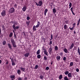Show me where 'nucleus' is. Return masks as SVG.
<instances>
[{"label": "nucleus", "mask_w": 80, "mask_h": 80, "mask_svg": "<svg viewBox=\"0 0 80 80\" xmlns=\"http://www.w3.org/2000/svg\"><path fill=\"white\" fill-rule=\"evenodd\" d=\"M10 78L12 79V80H14L15 79V75H10Z\"/></svg>", "instance_id": "6"}, {"label": "nucleus", "mask_w": 80, "mask_h": 80, "mask_svg": "<svg viewBox=\"0 0 80 80\" xmlns=\"http://www.w3.org/2000/svg\"><path fill=\"white\" fill-rule=\"evenodd\" d=\"M60 58H61V57L59 56H57L56 57V59H57V60H58V61H60Z\"/></svg>", "instance_id": "11"}, {"label": "nucleus", "mask_w": 80, "mask_h": 80, "mask_svg": "<svg viewBox=\"0 0 80 80\" xmlns=\"http://www.w3.org/2000/svg\"><path fill=\"white\" fill-rule=\"evenodd\" d=\"M1 28H0V35L1 33Z\"/></svg>", "instance_id": "58"}, {"label": "nucleus", "mask_w": 80, "mask_h": 80, "mask_svg": "<svg viewBox=\"0 0 80 80\" xmlns=\"http://www.w3.org/2000/svg\"><path fill=\"white\" fill-rule=\"evenodd\" d=\"M1 62H2V61L1 60H0V64L1 63Z\"/></svg>", "instance_id": "62"}, {"label": "nucleus", "mask_w": 80, "mask_h": 80, "mask_svg": "<svg viewBox=\"0 0 80 80\" xmlns=\"http://www.w3.org/2000/svg\"><path fill=\"white\" fill-rule=\"evenodd\" d=\"M18 80H22V78H18Z\"/></svg>", "instance_id": "55"}, {"label": "nucleus", "mask_w": 80, "mask_h": 80, "mask_svg": "<svg viewBox=\"0 0 80 80\" xmlns=\"http://www.w3.org/2000/svg\"><path fill=\"white\" fill-rule=\"evenodd\" d=\"M11 61H12V66L15 65V63L14 62V61L13 60V58L11 59Z\"/></svg>", "instance_id": "9"}, {"label": "nucleus", "mask_w": 80, "mask_h": 80, "mask_svg": "<svg viewBox=\"0 0 80 80\" xmlns=\"http://www.w3.org/2000/svg\"><path fill=\"white\" fill-rule=\"evenodd\" d=\"M52 44V41H51V40H50V42H49V45H51Z\"/></svg>", "instance_id": "36"}, {"label": "nucleus", "mask_w": 80, "mask_h": 80, "mask_svg": "<svg viewBox=\"0 0 80 80\" xmlns=\"http://www.w3.org/2000/svg\"><path fill=\"white\" fill-rule=\"evenodd\" d=\"M36 5H37V6H38V4L37 2H36Z\"/></svg>", "instance_id": "54"}, {"label": "nucleus", "mask_w": 80, "mask_h": 80, "mask_svg": "<svg viewBox=\"0 0 80 80\" xmlns=\"http://www.w3.org/2000/svg\"><path fill=\"white\" fill-rule=\"evenodd\" d=\"M74 46V44L73 43H72L70 47V48L71 49Z\"/></svg>", "instance_id": "18"}, {"label": "nucleus", "mask_w": 80, "mask_h": 80, "mask_svg": "<svg viewBox=\"0 0 80 80\" xmlns=\"http://www.w3.org/2000/svg\"><path fill=\"white\" fill-rule=\"evenodd\" d=\"M44 54L47 55V56H48V53L47 52V51L46 50H45V51H44Z\"/></svg>", "instance_id": "20"}, {"label": "nucleus", "mask_w": 80, "mask_h": 80, "mask_svg": "<svg viewBox=\"0 0 80 80\" xmlns=\"http://www.w3.org/2000/svg\"><path fill=\"white\" fill-rule=\"evenodd\" d=\"M39 26H40L39 24H37V25H36V26H35V27H36V28H38L39 27Z\"/></svg>", "instance_id": "39"}, {"label": "nucleus", "mask_w": 80, "mask_h": 80, "mask_svg": "<svg viewBox=\"0 0 80 80\" xmlns=\"http://www.w3.org/2000/svg\"><path fill=\"white\" fill-rule=\"evenodd\" d=\"M72 4L71 2H69V6H72Z\"/></svg>", "instance_id": "49"}, {"label": "nucleus", "mask_w": 80, "mask_h": 80, "mask_svg": "<svg viewBox=\"0 0 80 80\" xmlns=\"http://www.w3.org/2000/svg\"><path fill=\"white\" fill-rule=\"evenodd\" d=\"M73 7H72L70 9V10L71 12L73 11Z\"/></svg>", "instance_id": "47"}, {"label": "nucleus", "mask_w": 80, "mask_h": 80, "mask_svg": "<svg viewBox=\"0 0 80 80\" xmlns=\"http://www.w3.org/2000/svg\"><path fill=\"white\" fill-rule=\"evenodd\" d=\"M33 29L34 31H36L37 30V29H36V27H35V25H34V26H33Z\"/></svg>", "instance_id": "28"}, {"label": "nucleus", "mask_w": 80, "mask_h": 80, "mask_svg": "<svg viewBox=\"0 0 80 80\" xmlns=\"http://www.w3.org/2000/svg\"><path fill=\"white\" fill-rule=\"evenodd\" d=\"M13 32L15 33V31L14 30H13Z\"/></svg>", "instance_id": "63"}, {"label": "nucleus", "mask_w": 80, "mask_h": 80, "mask_svg": "<svg viewBox=\"0 0 80 80\" xmlns=\"http://www.w3.org/2000/svg\"><path fill=\"white\" fill-rule=\"evenodd\" d=\"M44 60H47V58L46 56H44Z\"/></svg>", "instance_id": "40"}, {"label": "nucleus", "mask_w": 80, "mask_h": 80, "mask_svg": "<svg viewBox=\"0 0 80 80\" xmlns=\"http://www.w3.org/2000/svg\"><path fill=\"white\" fill-rule=\"evenodd\" d=\"M14 12H15V9L13 8H12L9 10V12L10 13H13Z\"/></svg>", "instance_id": "2"}, {"label": "nucleus", "mask_w": 80, "mask_h": 80, "mask_svg": "<svg viewBox=\"0 0 80 80\" xmlns=\"http://www.w3.org/2000/svg\"><path fill=\"white\" fill-rule=\"evenodd\" d=\"M38 24H39L40 25V22L38 21Z\"/></svg>", "instance_id": "56"}, {"label": "nucleus", "mask_w": 80, "mask_h": 80, "mask_svg": "<svg viewBox=\"0 0 80 80\" xmlns=\"http://www.w3.org/2000/svg\"><path fill=\"white\" fill-rule=\"evenodd\" d=\"M12 35H13V33L12 32H11V33H10V34L9 37H10V38L12 37Z\"/></svg>", "instance_id": "35"}, {"label": "nucleus", "mask_w": 80, "mask_h": 80, "mask_svg": "<svg viewBox=\"0 0 80 80\" xmlns=\"http://www.w3.org/2000/svg\"><path fill=\"white\" fill-rule=\"evenodd\" d=\"M42 49H42V50L45 51H46V50L44 49V48L43 47H42Z\"/></svg>", "instance_id": "52"}, {"label": "nucleus", "mask_w": 80, "mask_h": 80, "mask_svg": "<svg viewBox=\"0 0 80 80\" xmlns=\"http://www.w3.org/2000/svg\"><path fill=\"white\" fill-rule=\"evenodd\" d=\"M1 15L2 16H4L6 15V13H5V11H3L1 13Z\"/></svg>", "instance_id": "4"}, {"label": "nucleus", "mask_w": 80, "mask_h": 80, "mask_svg": "<svg viewBox=\"0 0 80 80\" xmlns=\"http://www.w3.org/2000/svg\"><path fill=\"white\" fill-rule=\"evenodd\" d=\"M60 55L61 56H62L63 55V53L62 52H61L60 53Z\"/></svg>", "instance_id": "44"}, {"label": "nucleus", "mask_w": 80, "mask_h": 80, "mask_svg": "<svg viewBox=\"0 0 80 80\" xmlns=\"http://www.w3.org/2000/svg\"><path fill=\"white\" fill-rule=\"evenodd\" d=\"M30 18V17H27V20H29Z\"/></svg>", "instance_id": "48"}, {"label": "nucleus", "mask_w": 80, "mask_h": 80, "mask_svg": "<svg viewBox=\"0 0 80 80\" xmlns=\"http://www.w3.org/2000/svg\"><path fill=\"white\" fill-rule=\"evenodd\" d=\"M25 79L27 80V77H25Z\"/></svg>", "instance_id": "61"}, {"label": "nucleus", "mask_w": 80, "mask_h": 80, "mask_svg": "<svg viewBox=\"0 0 80 80\" xmlns=\"http://www.w3.org/2000/svg\"><path fill=\"white\" fill-rule=\"evenodd\" d=\"M38 6L41 7L42 4V2L41 1H39L38 2Z\"/></svg>", "instance_id": "7"}, {"label": "nucleus", "mask_w": 80, "mask_h": 80, "mask_svg": "<svg viewBox=\"0 0 80 80\" xmlns=\"http://www.w3.org/2000/svg\"><path fill=\"white\" fill-rule=\"evenodd\" d=\"M20 69L22 71L24 72L25 70V68H22V67L20 68Z\"/></svg>", "instance_id": "19"}, {"label": "nucleus", "mask_w": 80, "mask_h": 80, "mask_svg": "<svg viewBox=\"0 0 80 80\" xmlns=\"http://www.w3.org/2000/svg\"><path fill=\"white\" fill-rule=\"evenodd\" d=\"M13 28L14 29L15 31H16V29H18L19 27L18 26H17L16 27V26L15 24H13L12 26Z\"/></svg>", "instance_id": "3"}, {"label": "nucleus", "mask_w": 80, "mask_h": 80, "mask_svg": "<svg viewBox=\"0 0 80 80\" xmlns=\"http://www.w3.org/2000/svg\"><path fill=\"white\" fill-rule=\"evenodd\" d=\"M64 51L66 53H68V49L66 48H65L64 49Z\"/></svg>", "instance_id": "16"}, {"label": "nucleus", "mask_w": 80, "mask_h": 80, "mask_svg": "<svg viewBox=\"0 0 80 80\" xmlns=\"http://www.w3.org/2000/svg\"><path fill=\"white\" fill-rule=\"evenodd\" d=\"M6 44V42L5 41H4L3 42V45H5Z\"/></svg>", "instance_id": "41"}, {"label": "nucleus", "mask_w": 80, "mask_h": 80, "mask_svg": "<svg viewBox=\"0 0 80 80\" xmlns=\"http://www.w3.org/2000/svg\"><path fill=\"white\" fill-rule=\"evenodd\" d=\"M8 62H6V64H8Z\"/></svg>", "instance_id": "59"}, {"label": "nucleus", "mask_w": 80, "mask_h": 80, "mask_svg": "<svg viewBox=\"0 0 80 80\" xmlns=\"http://www.w3.org/2000/svg\"><path fill=\"white\" fill-rule=\"evenodd\" d=\"M52 11L53 13H56V9L55 8H54L53 9H52Z\"/></svg>", "instance_id": "30"}, {"label": "nucleus", "mask_w": 80, "mask_h": 80, "mask_svg": "<svg viewBox=\"0 0 80 80\" xmlns=\"http://www.w3.org/2000/svg\"><path fill=\"white\" fill-rule=\"evenodd\" d=\"M49 68L48 67H46V69L47 70H48L49 69Z\"/></svg>", "instance_id": "43"}, {"label": "nucleus", "mask_w": 80, "mask_h": 80, "mask_svg": "<svg viewBox=\"0 0 80 80\" xmlns=\"http://www.w3.org/2000/svg\"><path fill=\"white\" fill-rule=\"evenodd\" d=\"M41 57V56L39 54L37 56V58H38V59H40Z\"/></svg>", "instance_id": "31"}, {"label": "nucleus", "mask_w": 80, "mask_h": 80, "mask_svg": "<svg viewBox=\"0 0 80 80\" xmlns=\"http://www.w3.org/2000/svg\"><path fill=\"white\" fill-rule=\"evenodd\" d=\"M68 77L71 78L72 77V73L71 72H69L68 74Z\"/></svg>", "instance_id": "12"}, {"label": "nucleus", "mask_w": 80, "mask_h": 80, "mask_svg": "<svg viewBox=\"0 0 80 80\" xmlns=\"http://www.w3.org/2000/svg\"><path fill=\"white\" fill-rule=\"evenodd\" d=\"M14 6H15V7L17 8V4H15V5Z\"/></svg>", "instance_id": "57"}, {"label": "nucleus", "mask_w": 80, "mask_h": 80, "mask_svg": "<svg viewBox=\"0 0 80 80\" xmlns=\"http://www.w3.org/2000/svg\"><path fill=\"white\" fill-rule=\"evenodd\" d=\"M72 14L73 15H75V14H74V12H73V11H72L71 12Z\"/></svg>", "instance_id": "51"}, {"label": "nucleus", "mask_w": 80, "mask_h": 80, "mask_svg": "<svg viewBox=\"0 0 80 80\" xmlns=\"http://www.w3.org/2000/svg\"><path fill=\"white\" fill-rule=\"evenodd\" d=\"M8 48L10 49H12V47L11 46V45H10V43H8Z\"/></svg>", "instance_id": "21"}, {"label": "nucleus", "mask_w": 80, "mask_h": 80, "mask_svg": "<svg viewBox=\"0 0 80 80\" xmlns=\"http://www.w3.org/2000/svg\"><path fill=\"white\" fill-rule=\"evenodd\" d=\"M73 65V62H71L70 63L69 67H72Z\"/></svg>", "instance_id": "15"}, {"label": "nucleus", "mask_w": 80, "mask_h": 80, "mask_svg": "<svg viewBox=\"0 0 80 80\" xmlns=\"http://www.w3.org/2000/svg\"><path fill=\"white\" fill-rule=\"evenodd\" d=\"M79 70L78 68H77L76 69V71L77 72H79Z\"/></svg>", "instance_id": "45"}, {"label": "nucleus", "mask_w": 80, "mask_h": 80, "mask_svg": "<svg viewBox=\"0 0 80 80\" xmlns=\"http://www.w3.org/2000/svg\"><path fill=\"white\" fill-rule=\"evenodd\" d=\"M69 8H71V7H72V6H69Z\"/></svg>", "instance_id": "60"}, {"label": "nucleus", "mask_w": 80, "mask_h": 80, "mask_svg": "<svg viewBox=\"0 0 80 80\" xmlns=\"http://www.w3.org/2000/svg\"><path fill=\"white\" fill-rule=\"evenodd\" d=\"M50 38H51V39H50V40H52L53 39L52 34H51Z\"/></svg>", "instance_id": "38"}, {"label": "nucleus", "mask_w": 80, "mask_h": 80, "mask_svg": "<svg viewBox=\"0 0 80 80\" xmlns=\"http://www.w3.org/2000/svg\"><path fill=\"white\" fill-rule=\"evenodd\" d=\"M62 74H60L59 77V78L60 79H62Z\"/></svg>", "instance_id": "22"}, {"label": "nucleus", "mask_w": 80, "mask_h": 80, "mask_svg": "<svg viewBox=\"0 0 80 80\" xmlns=\"http://www.w3.org/2000/svg\"><path fill=\"white\" fill-rule=\"evenodd\" d=\"M14 38H16V36L15 34H14Z\"/></svg>", "instance_id": "53"}, {"label": "nucleus", "mask_w": 80, "mask_h": 80, "mask_svg": "<svg viewBox=\"0 0 80 80\" xmlns=\"http://www.w3.org/2000/svg\"><path fill=\"white\" fill-rule=\"evenodd\" d=\"M29 23L30 22L29 21H26V25H27V26H28Z\"/></svg>", "instance_id": "32"}, {"label": "nucleus", "mask_w": 80, "mask_h": 80, "mask_svg": "<svg viewBox=\"0 0 80 80\" xmlns=\"http://www.w3.org/2000/svg\"><path fill=\"white\" fill-rule=\"evenodd\" d=\"M40 50L39 49L37 51V53H36V54H37V55H38L40 54Z\"/></svg>", "instance_id": "29"}, {"label": "nucleus", "mask_w": 80, "mask_h": 80, "mask_svg": "<svg viewBox=\"0 0 80 80\" xmlns=\"http://www.w3.org/2000/svg\"><path fill=\"white\" fill-rule=\"evenodd\" d=\"M38 65H36V66H35V67H34V69H38Z\"/></svg>", "instance_id": "33"}, {"label": "nucleus", "mask_w": 80, "mask_h": 80, "mask_svg": "<svg viewBox=\"0 0 80 80\" xmlns=\"http://www.w3.org/2000/svg\"><path fill=\"white\" fill-rule=\"evenodd\" d=\"M11 41L12 44L14 48H16L17 46L16 45L15 42L14 41V40L13 39H11Z\"/></svg>", "instance_id": "1"}, {"label": "nucleus", "mask_w": 80, "mask_h": 80, "mask_svg": "<svg viewBox=\"0 0 80 80\" xmlns=\"http://www.w3.org/2000/svg\"><path fill=\"white\" fill-rule=\"evenodd\" d=\"M63 61H65L66 59V57H64L63 58Z\"/></svg>", "instance_id": "42"}, {"label": "nucleus", "mask_w": 80, "mask_h": 80, "mask_svg": "<svg viewBox=\"0 0 80 80\" xmlns=\"http://www.w3.org/2000/svg\"><path fill=\"white\" fill-rule=\"evenodd\" d=\"M22 11L25 12L26 10V6H24V7H23V8H22Z\"/></svg>", "instance_id": "8"}, {"label": "nucleus", "mask_w": 80, "mask_h": 80, "mask_svg": "<svg viewBox=\"0 0 80 80\" xmlns=\"http://www.w3.org/2000/svg\"><path fill=\"white\" fill-rule=\"evenodd\" d=\"M58 48L57 46H55L54 47V50L55 51H57L58 50Z\"/></svg>", "instance_id": "13"}, {"label": "nucleus", "mask_w": 80, "mask_h": 80, "mask_svg": "<svg viewBox=\"0 0 80 80\" xmlns=\"http://www.w3.org/2000/svg\"><path fill=\"white\" fill-rule=\"evenodd\" d=\"M52 48L51 47H50L49 48V53L50 54H51L52 52Z\"/></svg>", "instance_id": "5"}, {"label": "nucleus", "mask_w": 80, "mask_h": 80, "mask_svg": "<svg viewBox=\"0 0 80 80\" xmlns=\"http://www.w3.org/2000/svg\"><path fill=\"white\" fill-rule=\"evenodd\" d=\"M64 80H68V78L67 76H65L64 77Z\"/></svg>", "instance_id": "26"}, {"label": "nucleus", "mask_w": 80, "mask_h": 80, "mask_svg": "<svg viewBox=\"0 0 80 80\" xmlns=\"http://www.w3.org/2000/svg\"><path fill=\"white\" fill-rule=\"evenodd\" d=\"M39 78H40V79L42 80L43 79V76L42 75H40L39 76Z\"/></svg>", "instance_id": "25"}, {"label": "nucleus", "mask_w": 80, "mask_h": 80, "mask_svg": "<svg viewBox=\"0 0 80 80\" xmlns=\"http://www.w3.org/2000/svg\"><path fill=\"white\" fill-rule=\"evenodd\" d=\"M48 12V10L47 9H45V10L44 11V15H45V16H46V13H47V12Z\"/></svg>", "instance_id": "14"}, {"label": "nucleus", "mask_w": 80, "mask_h": 80, "mask_svg": "<svg viewBox=\"0 0 80 80\" xmlns=\"http://www.w3.org/2000/svg\"><path fill=\"white\" fill-rule=\"evenodd\" d=\"M17 72L19 75H20L21 73V71L20 70H18L17 71Z\"/></svg>", "instance_id": "27"}, {"label": "nucleus", "mask_w": 80, "mask_h": 80, "mask_svg": "<svg viewBox=\"0 0 80 80\" xmlns=\"http://www.w3.org/2000/svg\"><path fill=\"white\" fill-rule=\"evenodd\" d=\"M67 26L66 24H65L64 25V29L65 30H66L67 29Z\"/></svg>", "instance_id": "23"}, {"label": "nucleus", "mask_w": 80, "mask_h": 80, "mask_svg": "<svg viewBox=\"0 0 80 80\" xmlns=\"http://www.w3.org/2000/svg\"><path fill=\"white\" fill-rule=\"evenodd\" d=\"M69 71H65L64 72V74L66 75H67L69 73Z\"/></svg>", "instance_id": "17"}, {"label": "nucleus", "mask_w": 80, "mask_h": 80, "mask_svg": "<svg viewBox=\"0 0 80 80\" xmlns=\"http://www.w3.org/2000/svg\"><path fill=\"white\" fill-rule=\"evenodd\" d=\"M74 27V26H73V27L72 28L69 27L70 30H72L73 29Z\"/></svg>", "instance_id": "34"}, {"label": "nucleus", "mask_w": 80, "mask_h": 80, "mask_svg": "<svg viewBox=\"0 0 80 80\" xmlns=\"http://www.w3.org/2000/svg\"><path fill=\"white\" fill-rule=\"evenodd\" d=\"M29 54V52L26 53L24 54V57H25L28 58V57Z\"/></svg>", "instance_id": "10"}, {"label": "nucleus", "mask_w": 80, "mask_h": 80, "mask_svg": "<svg viewBox=\"0 0 80 80\" xmlns=\"http://www.w3.org/2000/svg\"><path fill=\"white\" fill-rule=\"evenodd\" d=\"M78 52L79 54V55L80 56V49H79V47H78Z\"/></svg>", "instance_id": "24"}, {"label": "nucleus", "mask_w": 80, "mask_h": 80, "mask_svg": "<svg viewBox=\"0 0 80 80\" xmlns=\"http://www.w3.org/2000/svg\"><path fill=\"white\" fill-rule=\"evenodd\" d=\"M76 49V47H75V46H74V47L73 48V50H75Z\"/></svg>", "instance_id": "50"}, {"label": "nucleus", "mask_w": 80, "mask_h": 80, "mask_svg": "<svg viewBox=\"0 0 80 80\" xmlns=\"http://www.w3.org/2000/svg\"><path fill=\"white\" fill-rule=\"evenodd\" d=\"M65 22L66 24H68V20H67L65 21Z\"/></svg>", "instance_id": "37"}, {"label": "nucleus", "mask_w": 80, "mask_h": 80, "mask_svg": "<svg viewBox=\"0 0 80 80\" xmlns=\"http://www.w3.org/2000/svg\"><path fill=\"white\" fill-rule=\"evenodd\" d=\"M78 21L80 22V18H79V20H78Z\"/></svg>", "instance_id": "64"}, {"label": "nucleus", "mask_w": 80, "mask_h": 80, "mask_svg": "<svg viewBox=\"0 0 80 80\" xmlns=\"http://www.w3.org/2000/svg\"><path fill=\"white\" fill-rule=\"evenodd\" d=\"M80 23V22L78 21V23H77V26H78L79 25Z\"/></svg>", "instance_id": "46"}]
</instances>
